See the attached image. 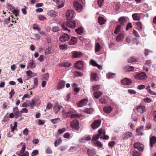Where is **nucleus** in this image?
I'll use <instances>...</instances> for the list:
<instances>
[{"label":"nucleus","instance_id":"9d476101","mask_svg":"<svg viewBox=\"0 0 156 156\" xmlns=\"http://www.w3.org/2000/svg\"><path fill=\"white\" fill-rule=\"evenodd\" d=\"M36 66V64L33 60H31L28 63L27 66V69H32Z\"/></svg>","mask_w":156,"mask_h":156},{"label":"nucleus","instance_id":"dca6fc26","mask_svg":"<svg viewBox=\"0 0 156 156\" xmlns=\"http://www.w3.org/2000/svg\"><path fill=\"white\" fill-rule=\"evenodd\" d=\"M48 15L53 17H56L58 15V13L54 10L50 11L48 12Z\"/></svg>","mask_w":156,"mask_h":156},{"label":"nucleus","instance_id":"5701e85b","mask_svg":"<svg viewBox=\"0 0 156 156\" xmlns=\"http://www.w3.org/2000/svg\"><path fill=\"white\" fill-rule=\"evenodd\" d=\"M77 41V38L76 37H73L69 42L70 44H75Z\"/></svg>","mask_w":156,"mask_h":156},{"label":"nucleus","instance_id":"4d7b16f0","mask_svg":"<svg viewBox=\"0 0 156 156\" xmlns=\"http://www.w3.org/2000/svg\"><path fill=\"white\" fill-rule=\"evenodd\" d=\"M104 0H98L97 2L99 7H101L103 3Z\"/></svg>","mask_w":156,"mask_h":156},{"label":"nucleus","instance_id":"a211bd4d","mask_svg":"<svg viewBox=\"0 0 156 156\" xmlns=\"http://www.w3.org/2000/svg\"><path fill=\"white\" fill-rule=\"evenodd\" d=\"M136 110L138 112L140 113L144 112L146 110L145 107L143 105L138 106L136 109Z\"/></svg>","mask_w":156,"mask_h":156},{"label":"nucleus","instance_id":"ddd939ff","mask_svg":"<svg viewBox=\"0 0 156 156\" xmlns=\"http://www.w3.org/2000/svg\"><path fill=\"white\" fill-rule=\"evenodd\" d=\"M132 81L130 79L127 78H125L121 80V83L123 85H128L132 83Z\"/></svg>","mask_w":156,"mask_h":156},{"label":"nucleus","instance_id":"7ed1b4c3","mask_svg":"<svg viewBox=\"0 0 156 156\" xmlns=\"http://www.w3.org/2000/svg\"><path fill=\"white\" fill-rule=\"evenodd\" d=\"M71 127L75 130H78L79 129V122L77 120H74L70 123Z\"/></svg>","mask_w":156,"mask_h":156},{"label":"nucleus","instance_id":"cd10ccee","mask_svg":"<svg viewBox=\"0 0 156 156\" xmlns=\"http://www.w3.org/2000/svg\"><path fill=\"white\" fill-rule=\"evenodd\" d=\"M87 154L88 156H93L95 154V152L94 150L88 149L87 151Z\"/></svg>","mask_w":156,"mask_h":156},{"label":"nucleus","instance_id":"f03ea898","mask_svg":"<svg viewBox=\"0 0 156 156\" xmlns=\"http://www.w3.org/2000/svg\"><path fill=\"white\" fill-rule=\"evenodd\" d=\"M70 38V36L66 33H63L61 34L59 37V40L62 42H64L69 40Z\"/></svg>","mask_w":156,"mask_h":156},{"label":"nucleus","instance_id":"5fc2aeb1","mask_svg":"<svg viewBox=\"0 0 156 156\" xmlns=\"http://www.w3.org/2000/svg\"><path fill=\"white\" fill-rule=\"evenodd\" d=\"M80 116L79 115L77 114H71V118H78Z\"/></svg>","mask_w":156,"mask_h":156},{"label":"nucleus","instance_id":"09e8293b","mask_svg":"<svg viewBox=\"0 0 156 156\" xmlns=\"http://www.w3.org/2000/svg\"><path fill=\"white\" fill-rule=\"evenodd\" d=\"M29 104L31 108L33 109L35 104L34 100L33 99L32 100L30 103Z\"/></svg>","mask_w":156,"mask_h":156},{"label":"nucleus","instance_id":"e433bc0d","mask_svg":"<svg viewBox=\"0 0 156 156\" xmlns=\"http://www.w3.org/2000/svg\"><path fill=\"white\" fill-rule=\"evenodd\" d=\"M119 21L121 24H123V23H125L126 21L125 17L124 16L120 17L119 19Z\"/></svg>","mask_w":156,"mask_h":156},{"label":"nucleus","instance_id":"3c124183","mask_svg":"<svg viewBox=\"0 0 156 156\" xmlns=\"http://www.w3.org/2000/svg\"><path fill=\"white\" fill-rule=\"evenodd\" d=\"M99 101L102 104H105L107 103V102L104 98H101L100 99Z\"/></svg>","mask_w":156,"mask_h":156},{"label":"nucleus","instance_id":"72a5a7b5","mask_svg":"<svg viewBox=\"0 0 156 156\" xmlns=\"http://www.w3.org/2000/svg\"><path fill=\"white\" fill-rule=\"evenodd\" d=\"M146 89L147 90L148 92L149 93L152 95H156V93L153 91H151L150 89V86H148L147 88Z\"/></svg>","mask_w":156,"mask_h":156},{"label":"nucleus","instance_id":"c03bdc74","mask_svg":"<svg viewBox=\"0 0 156 156\" xmlns=\"http://www.w3.org/2000/svg\"><path fill=\"white\" fill-rule=\"evenodd\" d=\"M126 69L127 71H130L133 70L134 67L131 66H128L126 67Z\"/></svg>","mask_w":156,"mask_h":156},{"label":"nucleus","instance_id":"6e6d98bb","mask_svg":"<svg viewBox=\"0 0 156 156\" xmlns=\"http://www.w3.org/2000/svg\"><path fill=\"white\" fill-rule=\"evenodd\" d=\"M90 64L92 66H96L98 65L97 62L94 60H91L90 62Z\"/></svg>","mask_w":156,"mask_h":156},{"label":"nucleus","instance_id":"423d86ee","mask_svg":"<svg viewBox=\"0 0 156 156\" xmlns=\"http://www.w3.org/2000/svg\"><path fill=\"white\" fill-rule=\"evenodd\" d=\"M147 77L146 75L144 72H142L136 74L135 76V78L136 79L140 80H145Z\"/></svg>","mask_w":156,"mask_h":156},{"label":"nucleus","instance_id":"f8f14e48","mask_svg":"<svg viewBox=\"0 0 156 156\" xmlns=\"http://www.w3.org/2000/svg\"><path fill=\"white\" fill-rule=\"evenodd\" d=\"M143 145L141 144L140 143H136L133 145L134 147L135 148L137 149L140 151H142L143 150Z\"/></svg>","mask_w":156,"mask_h":156},{"label":"nucleus","instance_id":"2f4dec72","mask_svg":"<svg viewBox=\"0 0 156 156\" xmlns=\"http://www.w3.org/2000/svg\"><path fill=\"white\" fill-rule=\"evenodd\" d=\"M62 143V139L61 138L58 139L54 142V145L55 147L59 145Z\"/></svg>","mask_w":156,"mask_h":156},{"label":"nucleus","instance_id":"7c9ffc66","mask_svg":"<svg viewBox=\"0 0 156 156\" xmlns=\"http://www.w3.org/2000/svg\"><path fill=\"white\" fill-rule=\"evenodd\" d=\"M100 136L98 134H96L94 135L93 136L91 140L92 143H94V142L98 141V140Z\"/></svg>","mask_w":156,"mask_h":156},{"label":"nucleus","instance_id":"0eeeda50","mask_svg":"<svg viewBox=\"0 0 156 156\" xmlns=\"http://www.w3.org/2000/svg\"><path fill=\"white\" fill-rule=\"evenodd\" d=\"M101 121L99 120L94 121L92 124L91 127L92 129H95L98 128L101 125Z\"/></svg>","mask_w":156,"mask_h":156},{"label":"nucleus","instance_id":"393cba45","mask_svg":"<svg viewBox=\"0 0 156 156\" xmlns=\"http://www.w3.org/2000/svg\"><path fill=\"white\" fill-rule=\"evenodd\" d=\"M106 20L103 17H99L98 18V22L100 24L102 25L104 24L106 22Z\"/></svg>","mask_w":156,"mask_h":156},{"label":"nucleus","instance_id":"b1692460","mask_svg":"<svg viewBox=\"0 0 156 156\" xmlns=\"http://www.w3.org/2000/svg\"><path fill=\"white\" fill-rule=\"evenodd\" d=\"M112 108L111 106H105L104 108V110L105 113H110L112 111Z\"/></svg>","mask_w":156,"mask_h":156},{"label":"nucleus","instance_id":"1a4fd4ad","mask_svg":"<svg viewBox=\"0 0 156 156\" xmlns=\"http://www.w3.org/2000/svg\"><path fill=\"white\" fill-rule=\"evenodd\" d=\"M74 66L78 69H82L83 67V62L80 60L76 62L74 64Z\"/></svg>","mask_w":156,"mask_h":156},{"label":"nucleus","instance_id":"ea45409f","mask_svg":"<svg viewBox=\"0 0 156 156\" xmlns=\"http://www.w3.org/2000/svg\"><path fill=\"white\" fill-rule=\"evenodd\" d=\"M100 87V85H95L92 87V89L94 91H97V90H99Z\"/></svg>","mask_w":156,"mask_h":156},{"label":"nucleus","instance_id":"58836bf2","mask_svg":"<svg viewBox=\"0 0 156 156\" xmlns=\"http://www.w3.org/2000/svg\"><path fill=\"white\" fill-rule=\"evenodd\" d=\"M60 119L57 118L55 119H53L51 120V122L53 124H55L59 122Z\"/></svg>","mask_w":156,"mask_h":156},{"label":"nucleus","instance_id":"473e14b6","mask_svg":"<svg viewBox=\"0 0 156 156\" xmlns=\"http://www.w3.org/2000/svg\"><path fill=\"white\" fill-rule=\"evenodd\" d=\"M136 25L137 26L136 29L139 30H141L143 29L142 24L140 22L138 21L136 22Z\"/></svg>","mask_w":156,"mask_h":156},{"label":"nucleus","instance_id":"f704fd0d","mask_svg":"<svg viewBox=\"0 0 156 156\" xmlns=\"http://www.w3.org/2000/svg\"><path fill=\"white\" fill-rule=\"evenodd\" d=\"M100 45L99 43H96L95 45V51L96 52H98L100 50Z\"/></svg>","mask_w":156,"mask_h":156},{"label":"nucleus","instance_id":"f257e3e1","mask_svg":"<svg viewBox=\"0 0 156 156\" xmlns=\"http://www.w3.org/2000/svg\"><path fill=\"white\" fill-rule=\"evenodd\" d=\"M76 26L75 21H68L62 25V27L64 30H67L70 32V30L68 29L67 27L71 28H74Z\"/></svg>","mask_w":156,"mask_h":156},{"label":"nucleus","instance_id":"338daca9","mask_svg":"<svg viewBox=\"0 0 156 156\" xmlns=\"http://www.w3.org/2000/svg\"><path fill=\"white\" fill-rule=\"evenodd\" d=\"M76 32L78 34H81L83 32V30L81 29H76Z\"/></svg>","mask_w":156,"mask_h":156},{"label":"nucleus","instance_id":"f3484780","mask_svg":"<svg viewBox=\"0 0 156 156\" xmlns=\"http://www.w3.org/2000/svg\"><path fill=\"white\" fill-rule=\"evenodd\" d=\"M98 135L99 136L101 139H102L103 137L105 135V132L104 129H100L98 130Z\"/></svg>","mask_w":156,"mask_h":156},{"label":"nucleus","instance_id":"412c9836","mask_svg":"<svg viewBox=\"0 0 156 156\" xmlns=\"http://www.w3.org/2000/svg\"><path fill=\"white\" fill-rule=\"evenodd\" d=\"M26 73L27 75L30 77V78L35 76L37 74L35 73H33L30 70H28L26 71Z\"/></svg>","mask_w":156,"mask_h":156},{"label":"nucleus","instance_id":"a878e982","mask_svg":"<svg viewBox=\"0 0 156 156\" xmlns=\"http://www.w3.org/2000/svg\"><path fill=\"white\" fill-rule=\"evenodd\" d=\"M91 139V137L89 135L85 136L80 140V142H84L85 141H89Z\"/></svg>","mask_w":156,"mask_h":156},{"label":"nucleus","instance_id":"bb28decb","mask_svg":"<svg viewBox=\"0 0 156 156\" xmlns=\"http://www.w3.org/2000/svg\"><path fill=\"white\" fill-rule=\"evenodd\" d=\"M133 19L134 20H139L140 19L139 14L137 13L133 14L132 15Z\"/></svg>","mask_w":156,"mask_h":156},{"label":"nucleus","instance_id":"864d4df0","mask_svg":"<svg viewBox=\"0 0 156 156\" xmlns=\"http://www.w3.org/2000/svg\"><path fill=\"white\" fill-rule=\"evenodd\" d=\"M15 94V92L14 91V90L13 89H11V91L9 93V95H10L9 98L11 99V98L12 97L13 95Z\"/></svg>","mask_w":156,"mask_h":156},{"label":"nucleus","instance_id":"a18cd8bd","mask_svg":"<svg viewBox=\"0 0 156 156\" xmlns=\"http://www.w3.org/2000/svg\"><path fill=\"white\" fill-rule=\"evenodd\" d=\"M59 30V28L58 26L53 27L52 28V31L54 32H56Z\"/></svg>","mask_w":156,"mask_h":156},{"label":"nucleus","instance_id":"c756f323","mask_svg":"<svg viewBox=\"0 0 156 156\" xmlns=\"http://www.w3.org/2000/svg\"><path fill=\"white\" fill-rule=\"evenodd\" d=\"M92 144L95 146L101 148L102 147L103 145L100 141H97L92 143Z\"/></svg>","mask_w":156,"mask_h":156},{"label":"nucleus","instance_id":"c9c22d12","mask_svg":"<svg viewBox=\"0 0 156 156\" xmlns=\"http://www.w3.org/2000/svg\"><path fill=\"white\" fill-rule=\"evenodd\" d=\"M93 112V109L91 108H87L85 109L84 112L86 113L91 114Z\"/></svg>","mask_w":156,"mask_h":156},{"label":"nucleus","instance_id":"20e7f679","mask_svg":"<svg viewBox=\"0 0 156 156\" xmlns=\"http://www.w3.org/2000/svg\"><path fill=\"white\" fill-rule=\"evenodd\" d=\"M75 12L73 10H68L66 13V16L68 19L71 20L74 16Z\"/></svg>","mask_w":156,"mask_h":156},{"label":"nucleus","instance_id":"e2e57ef3","mask_svg":"<svg viewBox=\"0 0 156 156\" xmlns=\"http://www.w3.org/2000/svg\"><path fill=\"white\" fill-rule=\"evenodd\" d=\"M66 146H61L58 149L60 150L61 151H63L66 149Z\"/></svg>","mask_w":156,"mask_h":156},{"label":"nucleus","instance_id":"774afa93","mask_svg":"<svg viewBox=\"0 0 156 156\" xmlns=\"http://www.w3.org/2000/svg\"><path fill=\"white\" fill-rule=\"evenodd\" d=\"M71 112H66L64 114H63V116L65 117H69L70 115H71Z\"/></svg>","mask_w":156,"mask_h":156},{"label":"nucleus","instance_id":"680f3d73","mask_svg":"<svg viewBox=\"0 0 156 156\" xmlns=\"http://www.w3.org/2000/svg\"><path fill=\"white\" fill-rule=\"evenodd\" d=\"M49 74L48 73H45L44 76V79L46 81H47L49 78Z\"/></svg>","mask_w":156,"mask_h":156},{"label":"nucleus","instance_id":"9b49d317","mask_svg":"<svg viewBox=\"0 0 156 156\" xmlns=\"http://www.w3.org/2000/svg\"><path fill=\"white\" fill-rule=\"evenodd\" d=\"M88 100L87 99H84L80 101L77 103V105L78 107H83L87 103Z\"/></svg>","mask_w":156,"mask_h":156},{"label":"nucleus","instance_id":"13d9d810","mask_svg":"<svg viewBox=\"0 0 156 156\" xmlns=\"http://www.w3.org/2000/svg\"><path fill=\"white\" fill-rule=\"evenodd\" d=\"M136 60V59L134 57H131L128 59V61L129 62H134Z\"/></svg>","mask_w":156,"mask_h":156},{"label":"nucleus","instance_id":"4468645a","mask_svg":"<svg viewBox=\"0 0 156 156\" xmlns=\"http://www.w3.org/2000/svg\"><path fill=\"white\" fill-rule=\"evenodd\" d=\"M102 94L103 93L100 91H97L93 93L94 97L96 99L99 98Z\"/></svg>","mask_w":156,"mask_h":156},{"label":"nucleus","instance_id":"aec40b11","mask_svg":"<svg viewBox=\"0 0 156 156\" xmlns=\"http://www.w3.org/2000/svg\"><path fill=\"white\" fill-rule=\"evenodd\" d=\"M150 146L152 148L153 145L156 143V137L155 136H151L150 139Z\"/></svg>","mask_w":156,"mask_h":156},{"label":"nucleus","instance_id":"0e129e2a","mask_svg":"<svg viewBox=\"0 0 156 156\" xmlns=\"http://www.w3.org/2000/svg\"><path fill=\"white\" fill-rule=\"evenodd\" d=\"M12 12L15 15V16L16 17L18 16L19 15L18 11L17 10H15V9L12 11Z\"/></svg>","mask_w":156,"mask_h":156},{"label":"nucleus","instance_id":"2eb2a0df","mask_svg":"<svg viewBox=\"0 0 156 156\" xmlns=\"http://www.w3.org/2000/svg\"><path fill=\"white\" fill-rule=\"evenodd\" d=\"M65 0H57L56 3L58 5V9L63 7L64 5Z\"/></svg>","mask_w":156,"mask_h":156},{"label":"nucleus","instance_id":"6e6552de","mask_svg":"<svg viewBox=\"0 0 156 156\" xmlns=\"http://www.w3.org/2000/svg\"><path fill=\"white\" fill-rule=\"evenodd\" d=\"M13 110L14 114L16 118L22 116V114H21V112L19 111V109L17 107L13 108Z\"/></svg>","mask_w":156,"mask_h":156},{"label":"nucleus","instance_id":"c85d7f7f","mask_svg":"<svg viewBox=\"0 0 156 156\" xmlns=\"http://www.w3.org/2000/svg\"><path fill=\"white\" fill-rule=\"evenodd\" d=\"M124 35L123 34H119L116 37V40L120 42L124 38Z\"/></svg>","mask_w":156,"mask_h":156},{"label":"nucleus","instance_id":"37998d69","mask_svg":"<svg viewBox=\"0 0 156 156\" xmlns=\"http://www.w3.org/2000/svg\"><path fill=\"white\" fill-rule=\"evenodd\" d=\"M121 28V26L120 25H118L115 28V30L114 32V33L115 34H118Z\"/></svg>","mask_w":156,"mask_h":156},{"label":"nucleus","instance_id":"6ab92c4d","mask_svg":"<svg viewBox=\"0 0 156 156\" xmlns=\"http://www.w3.org/2000/svg\"><path fill=\"white\" fill-rule=\"evenodd\" d=\"M132 133L131 132H128L124 133L122 135L123 138L125 139H127L132 136Z\"/></svg>","mask_w":156,"mask_h":156},{"label":"nucleus","instance_id":"bf43d9fd","mask_svg":"<svg viewBox=\"0 0 156 156\" xmlns=\"http://www.w3.org/2000/svg\"><path fill=\"white\" fill-rule=\"evenodd\" d=\"M59 47L61 50H65L67 49V46L65 44L64 45H60Z\"/></svg>","mask_w":156,"mask_h":156},{"label":"nucleus","instance_id":"052dcab7","mask_svg":"<svg viewBox=\"0 0 156 156\" xmlns=\"http://www.w3.org/2000/svg\"><path fill=\"white\" fill-rule=\"evenodd\" d=\"M79 54L77 52H74L73 54V56L74 58H76L79 56Z\"/></svg>","mask_w":156,"mask_h":156},{"label":"nucleus","instance_id":"4c0bfd02","mask_svg":"<svg viewBox=\"0 0 156 156\" xmlns=\"http://www.w3.org/2000/svg\"><path fill=\"white\" fill-rule=\"evenodd\" d=\"M91 77L92 81H96L97 80V76L95 73H92L91 74Z\"/></svg>","mask_w":156,"mask_h":156},{"label":"nucleus","instance_id":"8fccbe9b","mask_svg":"<svg viewBox=\"0 0 156 156\" xmlns=\"http://www.w3.org/2000/svg\"><path fill=\"white\" fill-rule=\"evenodd\" d=\"M66 130L65 128H63L61 129H59L58 130V133L59 134H60L65 131Z\"/></svg>","mask_w":156,"mask_h":156},{"label":"nucleus","instance_id":"603ef678","mask_svg":"<svg viewBox=\"0 0 156 156\" xmlns=\"http://www.w3.org/2000/svg\"><path fill=\"white\" fill-rule=\"evenodd\" d=\"M151 64V61L150 60H147L146 61V63L145 66H148V67H150Z\"/></svg>","mask_w":156,"mask_h":156},{"label":"nucleus","instance_id":"4be33fe9","mask_svg":"<svg viewBox=\"0 0 156 156\" xmlns=\"http://www.w3.org/2000/svg\"><path fill=\"white\" fill-rule=\"evenodd\" d=\"M65 84V82L63 80H61L59 83L57 87L58 90H60L64 87Z\"/></svg>","mask_w":156,"mask_h":156},{"label":"nucleus","instance_id":"39448f33","mask_svg":"<svg viewBox=\"0 0 156 156\" xmlns=\"http://www.w3.org/2000/svg\"><path fill=\"white\" fill-rule=\"evenodd\" d=\"M73 5L75 9L78 12H80L82 10V6L78 2L75 1L73 2Z\"/></svg>","mask_w":156,"mask_h":156},{"label":"nucleus","instance_id":"49530a36","mask_svg":"<svg viewBox=\"0 0 156 156\" xmlns=\"http://www.w3.org/2000/svg\"><path fill=\"white\" fill-rule=\"evenodd\" d=\"M38 18L41 21H44L46 19L45 17L42 15H39L38 16Z\"/></svg>","mask_w":156,"mask_h":156},{"label":"nucleus","instance_id":"a19ab883","mask_svg":"<svg viewBox=\"0 0 156 156\" xmlns=\"http://www.w3.org/2000/svg\"><path fill=\"white\" fill-rule=\"evenodd\" d=\"M106 75L107 77L108 78H112L114 77L115 74L109 72Z\"/></svg>","mask_w":156,"mask_h":156},{"label":"nucleus","instance_id":"de8ad7c7","mask_svg":"<svg viewBox=\"0 0 156 156\" xmlns=\"http://www.w3.org/2000/svg\"><path fill=\"white\" fill-rule=\"evenodd\" d=\"M60 109V107L58 105H56L54 108V111L55 112V113H57L59 111Z\"/></svg>","mask_w":156,"mask_h":156},{"label":"nucleus","instance_id":"79ce46f5","mask_svg":"<svg viewBox=\"0 0 156 156\" xmlns=\"http://www.w3.org/2000/svg\"><path fill=\"white\" fill-rule=\"evenodd\" d=\"M34 85L33 86V88H34L35 87H36L38 85V80L37 78L34 79Z\"/></svg>","mask_w":156,"mask_h":156},{"label":"nucleus","instance_id":"69168bd1","mask_svg":"<svg viewBox=\"0 0 156 156\" xmlns=\"http://www.w3.org/2000/svg\"><path fill=\"white\" fill-rule=\"evenodd\" d=\"M26 145H23L22 146V148L21 151H20V153L21 154L23 153L26 149Z\"/></svg>","mask_w":156,"mask_h":156}]
</instances>
